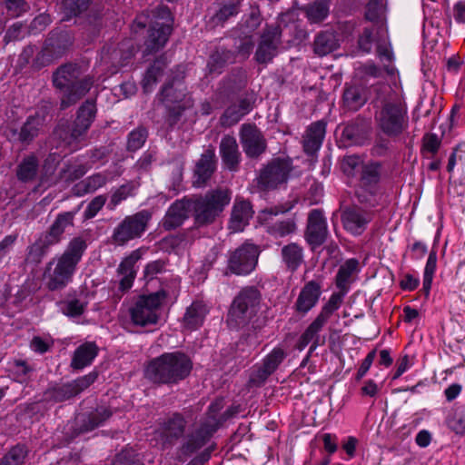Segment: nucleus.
I'll use <instances>...</instances> for the list:
<instances>
[{
	"label": "nucleus",
	"instance_id": "51",
	"mask_svg": "<svg viewBox=\"0 0 465 465\" xmlns=\"http://www.w3.org/2000/svg\"><path fill=\"white\" fill-rule=\"evenodd\" d=\"M193 102H187L181 104L164 105L165 115L164 123L167 125V130L172 131L175 125L180 122L185 110L192 108Z\"/></svg>",
	"mask_w": 465,
	"mask_h": 465
},
{
	"label": "nucleus",
	"instance_id": "40",
	"mask_svg": "<svg viewBox=\"0 0 465 465\" xmlns=\"http://www.w3.org/2000/svg\"><path fill=\"white\" fill-rule=\"evenodd\" d=\"M381 174V163L369 162L361 166L359 184L379 188Z\"/></svg>",
	"mask_w": 465,
	"mask_h": 465
},
{
	"label": "nucleus",
	"instance_id": "41",
	"mask_svg": "<svg viewBox=\"0 0 465 465\" xmlns=\"http://www.w3.org/2000/svg\"><path fill=\"white\" fill-rule=\"evenodd\" d=\"M338 47V40L331 31L319 33L313 43V51L320 56L326 55Z\"/></svg>",
	"mask_w": 465,
	"mask_h": 465
},
{
	"label": "nucleus",
	"instance_id": "24",
	"mask_svg": "<svg viewBox=\"0 0 465 465\" xmlns=\"http://www.w3.org/2000/svg\"><path fill=\"white\" fill-rule=\"evenodd\" d=\"M255 99L252 94L241 96L237 103L230 104L220 118L221 124L231 127L236 124L245 114L250 113L254 105Z\"/></svg>",
	"mask_w": 465,
	"mask_h": 465
},
{
	"label": "nucleus",
	"instance_id": "26",
	"mask_svg": "<svg viewBox=\"0 0 465 465\" xmlns=\"http://www.w3.org/2000/svg\"><path fill=\"white\" fill-rule=\"evenodd\" d=\"M159 100L163 105L181 104L187 102H193L188 95L186 87L182 78L173 77L163 84L159 94Z\"/></svg>",
	"mask_w": 465,
	"mask_h": 465
},
{
	"label": "nucleus",
	"instance_id": "4",
	"mask_svg": "<svg viewBox=\"0 0 465 465\" xmlns=\"http://www.w3.org/2000/svg\"><path fill=\"white\" fill-rule=\"evenodd\" d=\"M94 76H83L81 66L76 64H65L53 74V84L59 92L61 111L74 105L94 85Z\"/></svg>",
	"mask_w": 465,
	"mask_h": 465
},
{
	"label": "nucleus",
	"instance_id": "15",
	"mask_svg": "<svg viewBox=\"0 0 465 465\" xmlns=\"http://www.w3.org/2000/svg\"><path fill=\"white\" fill-rule=\"evenodd\" d=\"M189 418H191L190 411L184 413L175 411L160 423L157 432L164 447L173 446L184 437Z\"/></svg>",
	"mask_w": 465,
	"mask_h": 465
},
{
	"label": "nucleus",
	"instance_id": "19",
	"mask_svg": "<svg viewBox=\"0 0 465 465\" xmlns=\"http://www.w3.org/2000/svg\"><path fill=\"white\" fill-rule=\"evenodd\" d=\"M371 133L370 119L357 117L344 126L341 140L345 146L363 145L370 140Z\"/></svg>",
	"mask_w": 465,
	"mask_h": 465
},
{
	"label": "nucleus",
	"instance_id": "13",
	"mask_svg": "<svg viewBox=\"0 0 465 465\" xmlns=\"http://www.w3.org/2000/svg\"><path fill=\"white\" fill-rule=\"evenodd\" d=\"M134 50L131 41L105 44L101 50V62L111 74L126 65L134 57Z\"/></svg>",
	"mask_w": 465,
	"mask_h": 465
},
{
	"label": "nucleus",
	"instance_id": "38",
	"mask_svg": "<svg viewBox=\"0 0 465 465\" xmlns=\"http://www.w3.org/2000/svg\"><path fill=\"white\" fill-rule=\"evenodd\" d=\"M38 169V158L35 154H29L17 166V179L23 183L32 182L36 178Z\"/></svg>",
	"mask_w": 465,
	"mask_h": 465
},
{
	"label": "nucleus",
	"instance_id": "45",
	"mask_svg": "<svg viewBox=\"0 0 465 465\" xmlns=\"http://www.w3.org/2000/svg\"><path fill=\"white\" fill-rule=\"evenodd\" d=\"M74 397L73 389L69 382L64 384H54L48 387L43 394V401L47 402H63Z\"/></svg>",
	"mask_w": 465,
	"mask_h": 465
},
{
	"label": "nucleus",
	"instance_id": "11",
	"mask_svg": "<svg viewBox=\"0 0 465 465\" xmlns=\"http://www.w3.org/2000/svg\"><path fill=\"white\" fill-rule=\"evenodd\" d=\"M292 170V160L287 158H273L260 171L255 179L259 191L268 192L279 188L287 183Z\"/></svg>",
	"mask_w": 465,
	"mask_h": 465
},
{
	"label": "nucleus",
	"instance_id": "27",
	"mask_svg": "<svg viewBox=\"0 0 465 465\" xmlns=\"http://www.w3.org/2000/svg\"><path fill=\"white\" fill-rule=\"evenodd\" d=\"M191 207L189 197L176 200L168 208L163 221L162 227L165 231H172L180 227L183 222L189 217Z\"/></svg>",
	"mask_w": 465,
	"mask_h": 465
},
{
	"label": "nucleus",
	"instance_id": "59",
	"mask_svg": "<svg viewBox=\"0 0 465 465\" xmlns=\"http://www.w3.org/2000/svg\"><path fill=\"white\" fill-rule=\"evenodd\" d=\"M10 371L20 381H25L35 369L26 361L15 359L10 363Z\"/></svg>",
	"mask_w": 465,
	"mask_h": 465
},
{
	"label": "nucleus",
	"instance_id": "48",
	"mask_svg": "<svg viewBox=\"0 0 465 465\" xmlns=\"http://www.w3.org/2000/svg\"><path fill=\"white\" fill-rule=\"evenodd\" d=\"M134 261L132 257L125 258L119 265L117 272L123 277L119 282V289L122 292H127L132 286L135 278L134 270Z\"/></svg>",
	"mask_w": 465,
	"mask_h": 465
},
{
	"label": "nucleus",
	"instance_id": "37",
	"mask_svg": "<svg viewBox=\"0 0 465 465\" xmlns=\"http://www.w3.org/2000/svg\"><path fill=\"white\" fill-rule=\"evenodd\" d=\"M235 59V53L219 47L210 56L208 61V68L212 74H221L223 69L231 63H233Z\"/></svg>",
	"mask_w": 465,
	"mask_h": 465
},
{
	"label": "nucleus",
	"instance_id": "57",
	"mask_svg": "<svg viewBox=\"0 0 465 465\" xmlns=\"http://www.w3.org/2000/svg\"><path fill=\"white\" fill-rule=\"evenodd\" d=\"M342 302V295L340 293H333L330 297L327 303L322 308L321 312L316 317L324 324L328 322L331 314L339 309Z\"/></svg>",
	"mask_w": 465,
	"mask_h": 465
},
{
	"label": "nucleus",
	"instance_id": "62",
	"mask_svg": "<svg viewBox=\"0 0 465 465\" xmlns=\"http://www.w3.org/2000/svg\"><path fill=\"white\" fill-rule=\"evenodd\" d=\"M113 465H143V463L134 450L125 449L115 456Z\"/></svg>",
	"mask_w": 465,
	"mask_h": 465
},
{
	"label": "nucleus",
	"instance_id": "64",
	"mask_svg": "<svg viewBox=\"0 0 465 465\" xmlns=\"http://www.w3.org/2000/svg\"><path fill=\"white\" fill-rule=\"evenodd\" d=\"M7 13L12 17H17L30 10L26 0H4Z\"/></svg>",
	"mask_w": 465,
	"mask_h": 465
},
{
	"label": "nucleus",
	"instance_id": "6",
	"mask_svg": "<svg viewBox=\"0 0 465 465\" xmlns=\"http://www.w3.org/2000/svg\"><path fill=\"white\" fill-rule=\"evenodd\" d=\"M80 207L81 205L74 210L61 213L55 217L48 229L28 246L26 262L37 265L42 262L49 249L62 241L66 228L74 226V218Z\"/></svg>",
	"mask_w": 465,
	"mask_h": 465
},
{
	"label": "nucleus",
	"instance_id": "63",
	"mask_svg": "<svg viewBox=\"0 0 465 465\" xmlns=\"http://www.w3.org/2000/svg\"><path fill=\"white\" fill-rule=\"evenodd\" d=\"M98 373L96 371H92L69 382L70 387L73 389L74 397L93 384L96 381Z\"/></svg>",
	"mask_w": 465,
	"mask_h": 465
},
{
	"label": "nucleus",
	"instance_id": "1",
	"mask_svg": "<svg viewBox=\"0 0 465 465\" xmlns=\"http://www.w3.org/2000/svg\"><path fill=\"white\" fill-rule=\"evenodd\" d=\"M86 249L87 242L84 237H74L62 254L46 263L44 280L47 290L62 291L73 281L77 265Z\"/></svg>",
	"mask_w": 465,
	"mask_h": 465
},
{
	"label": "nucleus",
	"instance_id": "23",
	"mask_svg": "<svg viewBox=\"0 0 465 465\" xmlns=\"http://www.w3.org/2000/svg\"><path fill=\"white\" fill-rule=\"evenodd\" d=\"M85 134L86 132L82 130L74 121L73 123L67 120L61 121L54 130V138L71 151L78 149V144Z\"/></svg>",
	"mask_w": 465,
	"mask_h": 465
},
{
	"label": "nucleus",
	"instance_id": "22",
	"mask_svg": "<svg viewBox=\"0 0 465 465\" xmlns=\"http://www.w3.org/2000/svg\"><path fill=\"white\" fill-rule=\"evenodd\" d=\"M242 0L223 1L217 5L213 12L209 11L206 15V27L210 30L217 26H223L231 17L237 15L241 10Z\"/></svg>",
	"mask_w": 465,
	"mask_h": 465
},
{
	"label": "nucleus",
	"instance_id": "49",
	"mask_svg": "<svg viewBox=\"0 0 465 465\" xmlns=\"http://www.w3.org/2000/svg\"><path fill=\"white\" fill-rule=\"evenodd\" d=\"M166 67V61L163 58H157L153 64L147 69L143 79V87L144 92H150L158 79L163 75Z\"/></svg>",
	"mask_w": 465,
	"mask_h": 465
},
{
	"label": "nucleus",
	"instance_id": "34",
	"mask_svg": "<svg viewBox=\"0 0 465 465\" xmlns=\"http://www.w3.org/2000/svg\"><path fill=\"white\" fill-rule=\"evenodd\" d=\"M282 260L290 272H294L303 262V248L297 242H290L281 250Z\"/></svg>",
	"mask_w": 465,
	"mask_h": 465
},
{
	"label": "nucleus",
	"instance_id": "56",
	"mask_svg": "<svg viewBox=\"0 0 465 465\" xmlns=\"http://www.w3.org/2000/svg\"><path fill=\"white\" fill-rule=\"evenodd\" d=\"M148 137V130L146 127L140 125L128 135L127 150L135 152L140 149Z\"/></svg>",
	"mask_w": 465,
	"mask_h": 465
},
{
	"label": "nucleus",
	"instance_id": "50",
	"mask_svg": "<svg viewBox=\"0 0 465 465\" xmlns=\"http://www.w3.org/2000/svg\"><path fill=\"white\" fill-rule=\"evenodd\" d=\"M166 67V61L163 58H157L153 64L147 69L143 79V87L144 92H150L158 79L163 75Z\"/></svg>",
	"mask_w": 465,
	"mask_h": 465
},
{
	"label": "nucleus",
	"instance_id": "42",
	"mask_svg": "<svg viewBox=\"0 0 465 465\" xmlns=\"http://www.w3.org/2000/svg\"><path fill=\"white\" fill-rule=\"evenodd\" d=\"M113 415L109 407L101 406L90 412L82 421L81 430L90 431L102 425Z\"/></svg>",
	"mask_w": 465,
	"mask_h": 465
},
{
	"label": "nucleus",
	"instance_id": "20",
	"mask_svg": "<svg viewBox=\"0 0 465 465\" xmlns=\"http://www.w3.org/2000/svg\"><path fill=\"white\" fill-rule=\"evenodd\" d=\"M371 219L372 213L357 204L345 207L341 213V223L344 229L355 235L361 234Z\"/></svg>",
	"mask_w": 465,
	"mask_h": 465
},
{
	"label": "nucleus",
	"instance_id": "2",
	"mask_svg": "<svg viewBox=\"0 0 465 465\" xmlns=\"http://www.w3.org/2000/svg\"><path fill=\"white\" fill-rule=\"evenodd\" d=\"M224 406L223 399H215L208 407L205 414L193 425L180 447V452L191 456L202 449L213 436L222 424L239 412L238 406H232L223 413L220 411Z\"/></svg>",
	"mask_w": 465,
	"mask_h": 465
},
{
	"label": "nucleus",
	"instance_id": "53",
	"mask_svg": "<svg viewBox=\"0 0 465 465\" xmlns=\"http://www.w3.org/2000/svg\"><path fill=\"white\" fill-rule=\"evenodd\" d=\"M378 192L379 188L358 184L355 190V197L358 203L365 208H373L378 205Z\"/></svg>",
	"mask_w": 465,
	"mask_h": 465
},
{
	"label": "nucleus",
	"instance_id": "55",
	"mask_svg": "<svg viewBox=\"0 0 465 465\" xmlns=\"http://www.w3.org/2000/svg\"><path fill=\"white\" fill-rule=\"evenodd\" d=\"M135 185L133 182H128L118 187L112 194L110 202L107 204L109 210L114 208L123 201L126 200L129 196L134 194Z\"/></svg>",
	"mask_w": 465,
	"mask_h": 465
},
{
	"label": "nucleus",
	"instance_id": "8",
	"mask_svg": "<svg viewBox=\"0 0 465 465\" xmlns=\"http://www.w3.org/2000/svg\"><path fill=\"white\" fill-rule=\"evenodd\" d=\"M262 301L261 292L255 286L242 288L229 308L226 323L230 329L238 330L246 326L256 315Z\"/></svg>",
	"mask_w": 465,
	"mask_h": 465
},
{
	"label": "nucleus",
	"instance_id": "16",
	"mask_svg": "<svg viewBox=\"0 0 465 465\" xmlns=\"http://www.w3.org/2000/svg\"><path fill=\"white\" fill-rule=\"evenodd\" d=\"M282 28L280 25H266L262 30L254 59L258 64H266L272 61L282 44Z\"/></svg>",
	"mask_w": 465,
	"mask_h": 465
},
{
	"label": "nucleus",
	"instance_id": "39",
	"mask_svg": "<svg viewBox=\"0 0 465 465\" xmlns=\"http://www.w3.org/2000/svg\"><path fill=\"white\" fill-rule=\"evenodd\" d=\"M96 112L95 100L87 99L78 108L74 123L87 133L95 119Z\"/></svg>",
	"mask_w": 465,
	"mask_h": 465
},
{
	"label": "nucleus",
	"instance_id": "12",
	"mask_svg": "<svg viewBox=\"0 0 465 465\" xmlns=\"http://www.w3.org/2000/svg\"><path fill=\"white\" fill-rule=\"evenodd\" d=\"M259 253L256 245L252 243L242 244L229 253L224 274L242 276L251 273L257 265Z\"/></svg>",
	"mask_w": 465,
	"mask_h": 465
},
{
	"label": "nucleus",
	"instance_id": "36",
	"mask_svg": "<svg viewBox=\"0 0 465 465\" xmlns=\"http://www.w3.org/2000/svg\"><path fill=\"white\" fill-rule=\"evenodd\" d=\"M98 348L94 342H85L80 345L74 352L71 367L74 370H82L90 365L96 357Z\"/></svg>",
	"mask_w": 465,
	"mask_h": 465
},
{
	"label": "nucleus",
	"instance_id": "33",
	"mask_svg": "<svg viewBox=\"0 0 465 465\" xmlns=\"http://www.w3.org/2000/svg\"><path fill=\"white\" fill-rule=\"evenodd\" d=\"M207 312L208 309L205 303L200 301L193 302L183 315V327L191 331L198 329L203 325Z\"/></svg>",
	"mask_w": 465,
	"mask_h": 465
},
{
	"label": "nucleus",
	"instance_id": "35",
	"mask_svg": "<svg viewBox=\"0 0 465 465\" xmlns=\"http://www.w3.org/2000/svg\"><path fill=\"white\" fill-rule=\"evenodd\" d=\"M365 19L373 24L376 34L385 31V6L383 0H369L365 9Z\"/></svg>",
	"mask_w": 465,
	"mask_h": 465
},
{
	"label": "nucleus",
	"instance_id": "43",
	"mask_svg": "<svg viewBox=\"0 0 465 465\" xmlns=\"http://www.w3.org/2000/svg\"><path fill=\"white\" fill-rule=\"evenodd\" d=\"M107 176L104 173H94L84 180L76 183L74 188V193L81 196L89 193H94L97 189L103 187L107 183Z\"/></svg>",
	"mask_w": 465,
	"mask_h": 465
},
{
	"label": "nucleus",
	"instance_id": "3",
	"mask_svg": "<svg viewBox=\"0 0 465 465\" xmlns=\"http://www.w3.org/2000/svg\"><path fill=\"white\" fill-rule=\"evenodd\" d=\"M193 361L184 352H165L152 359L144 368V377L153 384L176 385L189 377Z\"/></svg>",
	"mask_w": 465,
	"mask_h": 465
},
{
	"label": "nucleus",
	"instance_id": "21",
	"mask_svg": "<svg viewBox=\"0 0 465 465\" xmlns=\"http://www.w3.org/2000/svg\"><path fill=\"white\" fill-rule=\"evenodd\" d=\"M66 35L51 34L45 41L43 49L35 57V64L38 66H45L54 59L63 55L66 49Z\"/></svg>",
	"mask_w": 465,
	"mask_h": 465
},
{
	"label": "nucleus",
	"instance_id": "10",
	"mask_svg": "<svg viewBox=\"0 0 465 465\" xmlns=\"http://www.w3.org/2000/svg\"><path fill=\"white\" fill-rule=\"evenodd\" d=\"M152 220L149 210H142L125 216L114 229L111 242L115 246H124L129 242L139 239L146 232Z\"/></svg>",
	"mask_w": 465,
	"mask_h": 465
},
{
	"label": "nucleus",
	"instance_id": "17",
	"mask_svg": "<svg viewBox=\"0 0 465 465\" xmlns=\"http://www.w3.org/2000/svg\"><path fill=\"white\" fill-rule=\"evenodd\" d=\"M240 142L246 156L258 159L267 150V141L254 124H243L240 129Z\"/></svg>",
	"mask_w": 465,
	"mask_h": 465
},
{
	"label": "nucleus",
	"instance_id": "46",
	"mask_svg": "<svg viewBox=\"0 0 465 465\" xmlns=\"http://www.w3.org/2000/svg\"><path fill=\"white\" fill-rule=\"evenodd\" d=\"M367 98L364 90L361 86H348L343 93L344 106L351 111H357L366 103Z\"/></svg>",
	"mask_w": 465,
	"mask_h": 465
},
{
	"label": "nucleus",
	"instance_id": "28",
	"mask_svg": "<svg viewBox=\"0 0 465 465\" xmlns=\"http://www.w3.org/2000/svg\"><path fill=\"white\" fill-rule=\"evenodd\" d=\"M322 294V286L315 281H310L302 287L294 303L293 309L301 316H304L318 302Z\"/></svg>",
	"mask_w": 465,
	"mask_h": 465
},
{
	"label": "nucleus",
	"instance_id": "58",
	"mask_svg": "<svg viewBox=\"0 0 465 465\" xmlns=\"http://www.w3.org/2000/svg\"><path fill=\"white\" fill-rule=\"evenodd\" d=\"M92 0H64L63 8L67 17L76 16L87 10Z\"/></svg>",
	"mask_w": 465,
	"mask_h": 465
},
{
	"label": "nucleus",
	"instance_id": "54",
	"mask_svg": "<svg viewBox=\"0 0 465 465\" xmlns=\"http://www.w3.org/2000/svg\"><path fill=\"white\" fill-rule=\"evenodd\" d=\"M297 229L293 219L274 223L267 227V232L274 237H285L295 232Z\"/></svg>",
	"mask_w": 465,
	"mask_h": 465
},
{
	"label": "nucleus",
	"instance_id": "29",
	"mask_svg": "<svg viewBox=\"0 0 465 465\" xmlns=\"http://www.w3.org/2000/svg\"><path fill=\"white\" fill-rule=\"evenodd\" d=\"M172 33V26L163 23H153L148 29V35L144 42L143 54L148 55L162 49Z\"/></svg>",
	"mask_w": 465,
	"mask_h": 465
},
{
	"label": "nucleus",
	"instance_id": "61",
	"mask_svg": "<svg viewBox=\"0 0 465 465\" xmlns=\"http://www.w3.org/2000/svg\"><path fill=\"white\" fill-rule=\"evenodd\" d=\"M325 324L315 318V320L307 327V329L302 333L309 341L312 342L310 347V353H312L319 345V331L322 329Z\"/></svg>",
	"mask_w": 465,
	"mask_h": 465
},
{
	"label": "nucleus",
	"instance_id": "9",
	"mask_svg": "<svg viewBox=\"0 0 465 465\" xmlns=\"http://www.w3.org/2000/svg\"><path fill=\"white\" fill-rule=\"evenodd\" d=\"M166 297L167 292L163 290L148 295H140L129 309L132 322L141 327L156 324L160 319L162 304Z\"/></svg>",
	"mask_w": 465,
	"mask_h": 465
},
{
	"label": "nucleus",
	"instance_id": "31",
	"mask_svg": "<svg viewBox=\"0 0 465 465\" xmlns=\"http://www.w3.org/2000/svg\"><path fill=\"white\" fill-rule=\"evenodd\" d=\"M326 132V123L324 121H317L310 124L303 136L302 145L303 151L308 155H313L322 146Z\"/></svg>",
	"mask_w": 465,
	"mask_h": 465
},
{
	"label": "nucleus",
	"instance_id": "14",
	"mask_svg": "<svg viewBox=\"0 0 465 465\" xmlns=\"http://www.w3.org/2000/svg\"><path fill=\"white\" fill-rule=\"evenodd\" d=\"M45 124V115L35 113L27 117L20 128L14 124H7L5 128V135L13 143L24 145L30 144L40 134Z\"/></svg>",
	"mask_w": 465,
	"mask_h": 465
},
{
	"label": "nucleus",
	"instance_id": "18",
	"mask_svg": "<svg viewBox=\"0 0 465 465\" xmlns=\"http://www.w3.org/2000/svg\"><path fill=\"white\" fill-rule=\"evenodd\" d=\"M327 222L320 209H313L308 214L304 238L311 249L314 251L322 245L328 237Z\"/></svg>",
	"mask_w": 465,
	"mask_h": 465
},
{
	"label": "nucleus",
	"instance_id": "30",
	"mask_svg": "<svg viewBox=\"0 0 465 465\" xmlns=\"http://www.w3.org/2000/svg\"><path fill=\"white\" fill-rule=\"evenodd\" d=\"M219 151L224 166L231 172L240 168L242 153L236 139L231 135H224L220 143Z\"/></svg>",
	"mask_w": 465,
	"mask_h": 465
},
{
	"label": "nucleus",
	"instance_id": "52",
	"mask_svg": "<svg viewBox=\"0 0 465 465\" xmlns=\"http://www.w3.org/2000/svg\"><path fill=\"white\" fill-rule=\"evenodd\" d=\"M358 265L359 262L356 259H349L341 265L336 275V285L340 290L347 291L349 280L352 273L357 271Z\"/></svg>",
	"mask_w": 465,
	"mask_h": 465
},
{
	"label": "nucleus",
	"instance_id": "60",
	"mask_svg": "<svg viewBox=\"0 0 465 465\" xmlns=\"http://www.w3.org/2000/svg\"><path fill=\"white\" fill-rule=\"evenodd\" d=\"M285 357L286 353L283 349L280 347L274 348L272 352L264 358L262 365L272 374Z\"/></svg>",
	"mask_w": 465,
	"mask_h": 465
},
{
	"label": "nucleus",
	"instance_id": "5",
	"mask_svg": "<svg viewBox=\"0 0 465 465\" xmlns=\"http://www.w3.org/2000/svg\"><path fill=\"white\" fill-rule=\"evenodd\" d=\"M231 193L228 189H214L204 194L189 197L191 213L195 228L213 224L230 203Z\"/></svg>",
	"mask_w": 465,
	"mask_h": 465
},
{
	"label": "nucleus",
	"instance_id": "47",
	"mask_svg": "<svg viewBox=\"0 0 465 465\" xmlns=\"http://www.w3.org/2000/svg\"><path fill=\"white\" fill-rule=\"evenodd\" d=\"M29 449L26 445L18 443L13 446L1 459L0 465H25Z\"/></svg>",
	"mask_w": 465,
	"mask_h": 465
},
{
	"label": "nucleus",
	"instance_id": "7",
	"mask_svg": "<svg viewBox=\"0 0 465 465\" xmlns=\"http://www.w3.org/2000/svg\"><path fill=\"white\" fill-rule=\"evenodd\" d=\"M374 119L377 130L391 139L401 136L409 127L407 105L399 97L382 101Z\"/></svg>",
	"mask_w": 465,
	"mask_h": 465
},
{
	"label": "nucleus",
	"instance_id": "44",
	"mask_svg": "<svg viewBox=\"0 0 465 465\" xmlns=\"http://www.w3.org/2000/svg\"><path fill=\"white\" fill-rule=\"evenodd\" d=\"M301 10L311 23H320L329 14V4L327 0H315L302 6Z\"/></svg>",
	"mask_w": 465,
	"mask_h": 465
},
{
	"label": "nucleus",
	"instance_id": "32",
	"mask_svg": "<svg viewBox=\"0 0 465 465\" xmlns=\"http://www.w3.org/2000/svg\"><path fill=\"white\" fill-rule=\"evenodd\" d=\"M252 214V206L249 201L236 200L232 206L229 228L235 232L243 231Z\"/></svg>",
	"mask_w": 465,
	"mask_h": 465
},
{
	"label": "nucleus",
	"instance_id": "25",
	"mask_svg": "<svg viewBox=\"0 0 465 465\" xmlns=\"http://www.w3.org/2000/svg\"><path fill=\"white\" fill-rule=\"evenodd\" d=\"M217 159L214 147L210 145L201 155L194 169L193 184L204 186L216 170Z\"/></svg>",
	"mask_w": 465,
	"mask_h": 465
}]
</instances>
